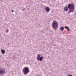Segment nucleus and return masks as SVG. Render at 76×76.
<instances>
[{
  "label": "nucleus",
  "mask_w": 76,
  "mask_h": 76,
  "mask_svg": "<svg viewBox=\"0 0 76 76\" xmlns=\"http://www.w3.org/2000/svg\"><path fill=\"white\" fill-rule=\"evenodd\" d=\"M68 8L70 10H68L69 12L68 13V14H70L71 12L73 13L74 10H75V5L73 4H69L68 7H66L64 8V10L65 12H66L68 10Z\"/></svg>",
  "instance_id": "1"
},
{
  "label": "nucleus",
  "mask_w": 76,
  "mask_h": 76,
  "mask_svg": "<svg viewBox=\"0 0 76 76\" xmlns=\"http://www.w3.org/2000/svg\"><path fill=\"white\" fill-rule=\"evenodd\" d=\"M52 26L53 28L54 29V30H56V29H57L58 28V23L56 21V20H54L52 23Z\"/></svg>",
  "instance_id": "2"
},
{
  "label": "nucleus",
  "mask_w": 76,
  "mask_h": 76,
  "mask_svg": "<svg viewBox=\"0 0 76 76\" xmlns=\"http://www.w3.org/2000/svg\"><path fill=\"white\" fill-rule=\"evenodd\" d=\"M29 72H30L29 69L28 67H24L23 70V72L24 74L25 75H27Z\"/></svg>",
  "instance_id": "3"
},
{
  "label": "nucleus",
  "mask_w": 76,
  "mask_h": 76,
  "mask_svg": "<svg viewBox=\"0 0 76 76\" xmlns=\"http://www.w3.org/2000/svg\"><path fill=\"white\" fill-rule=\"evenodd\" d=\"M4 74H6V71L4 69L0 68V76H4Z\"/></svg>",
  "instance_id": "4"
},
{
  "label": "nucleus",
  "mask_w": 76,
  "mask_h": 76,
  "mask_svg": "<svg viewBox=\"0 0 76 76\" xmlns=\"http://www.w3.org/2000/svg\"><path fill=\"white\" fill-rule=\"evenodd\" d=\"M45 10L46 12H49V11H50V8L49 7H46L45 8Z\"/></svg>",
  "instance_id": "5"
},
{
  "label": "nucleus",
  "mask_w": 76,
  "mask_h": 76,
  "mask_svg": "<svg viewBox=\"0 0 76 76\" xmlns=\"http://www.w3.org/2000/svg\"><path fill=\"white\" fill-rule=\"evenodd\" d=\"M40 54H38L37 55V60H39V58H40Z\"/></svg>",
  "instance_id": "6"
},
{
  "label": "nucleus",
  "mask_w": 76,
  "mask_h": 76,
  "mask_svg": "<svg viewBox=\"0 0 76 76\" xmlns=\"http://www.w3.org/2000/svg\"><path fill=\"white\" fill-rule=\"evenodd\" d=\"M43 59V58H42V57H40L39 58V59L38 60H37L38 61H42V60Z\"/></svg>",
  "instance_id": "7"
},
{
  "label": "nucleus",
  "mask_w": 76,
  "mask_h": 76,
  "mask_svg": "<svg viewBox=\"0 0 76 76\" xmlns=\"http://www.w3.org/2000/svg\"><path fill=\"white\" fill-rule=\"evenodd\" d=\"M1 52L2 54H4L5 53V50H4L2 49L1 50Z\"/></svg>",
  "instance_id": "8"
},
{
  "label": "nucleus",
  "mask_w": 76,
  "mask_h": 76,
  "mask_svg": "<svg viewBox=\"0 0 76 76\" xmlns=\"http://www.w3.org/2000/svg\"><path fill=\"white\" fill-rule=\"evenodd\" d=\"M65 29H67L68 31H69V28H68V27L66 26H65Z\"/></svg>",
  "instance_id": "9"
},
{
  "label": "nucleus",
  "mask_w": 76,
  "mask_h": 76,
  "mask_svg": "<svg viewBox=\"0 0 76 76\" xmlns=\"http://www.w3.org/2000/svg\"><path fill=\"white\" fill-rule=\"evenodd\" d=\"M60 29L61 31H63L64 30V27H61L60 28Z\"/></svg>",
  "instance_id": "10"
},
{
  "label": "nucleus",
  "mask_w": 76,
  "mask_h": 76,
  "mask_svg": "<svg viewBox=\"0 0 76 76\" xmlns=\"http://www.w3.org/2000/svg\"><path fill=\"white\" fill-rule=\"evenodd\" d=\"M6 31L7 32V33L9 32V29H7V30Z\"/></svg>",
  "instance_id": "11"
},
{
  "label": "nucleus",
  "mask_w": 76,
  "mask_h": 76,
  "mask_svg": "<svg viewBox=\"0 0 76 76\" xmlns=\"http://www.w3.org/2000/svg\"><path fill=\"white\" fill-rule=\"evenodd\" d=\"M68 76H73L72 75H71L70 74L69 75H68Z\"/></svg>",
  "instance_id": "12"
},
{
  "label": "nucleus",
  "mask_w": 76,
  "mask_h": 76,
  "mask_svg": "<svg viewBox=\"0 0 76 76\" xmlns=\"http://www.w3.org/2000/svg\"><path fill=\"white\" fill-rule=\"evenodd\" d=\"M5 65H6V66H8V65L7 64H5Z\"/></svg>",
  "instance_id": "13"
},
{
  "label": "nucleus",
  "mask_w": 76,
  "mask_h": 76,
  "mask_svg": "<svg viewBox=\"0 0 76 76\" xmlns=\"http://www.w3.org/2000/svg\"><path fill=\"white\" fill-rule=\"evenodd\" d=\"M12 12H14V11L13 10H12Z\"/></svg>",
  "instance_id": "14"
},
{
  "label": "nucleus",
  "mask_w": 76,
  "mask_h": 76,
  "mask_svg": "<svg viewBox=\"0 0 76 76\" xmlns=\"http://www.w3.org/2000/svg\"><path fill=\"white\" fill-rule=\"evenodd\" d=\"M23 11H24V10H25V9H23Z\"/></svg>",
  "instance_id": "15"
},
{
  "label": "nucleus",
  "mask_w": 76,
  "mask_h": 76,
  "mask_svg": "<svg viewBox=\"0 0 76 76\" xmlns=\"http://www.w3.org/2000/svg\"><path fill=\"white\" fill-rule=\"evenodd\" d=\"M8 45H9V43L8 44Z\"/></svg>",
  "instance_id": "16"
}]
</instances>
